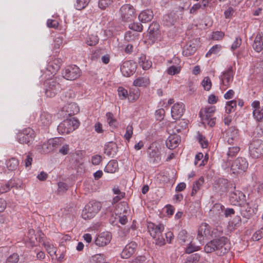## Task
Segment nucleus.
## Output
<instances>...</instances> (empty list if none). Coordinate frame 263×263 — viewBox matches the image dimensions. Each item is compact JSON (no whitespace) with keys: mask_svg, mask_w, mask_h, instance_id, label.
<instances>
[{"mask_svg":"<svg viewBox=\"0 0 263 263\" xmlns=\"http://www.w3.org/2000/svg\"><path fill=\"white\" fill-rule=\"evenodd\" d=\"M18 259V255L14 253L7 259L5 263H17Z\"/></svg>","mask_w":263,"mask_h":263,"instance_id":"60","label":"nucleus"},{"mask_svg":"<svg viewBox=\"0 0 263 263\" xmlns=\"http://www.w3.org/2000/svg\"><path fill=\"white\" fill-rule=\"evenodd\" d=\"M202 85L204 90H209L212 86V82L209 77H205L202 81Z\"/></svg>","mask_w":263,"mask_h":263,"instance_id":"47","label":"nucleus"},{"mask_svg":"<svg viewBox=\"0 0 263 263\" xmlns=\"http://www.w3.org/2000/svg\"><path fill=\"white\" fill-rule=\"evenodd\" d=\"M154 14L150 9L142 11L139 15V19L142 23H146L151 21L153 18Z\"/></svg>","mask_w":263,"mask_h":263,"instance_id":"27","label":"nucleus"},{"mask_svg":"<svg viewBox=\"0 0 263 263\" xmlns=\"http://www.w3.org/2000/svg\"><path fill=\"white\" fill-rule=\"evenodd\" d=\"M229 193L230 201L234 205H241V203L239 202L246 200L245 195L240 191L235 189L231 190V192H229Z\"/></svg>","mask_w":263,"mask_h":263,"instance_id":"11","label":"nucleus"},{"mask_svg":"<svg viewBox=\"0 0 263 263\" xmlns=\"http://www.w3.org/2000/svg\"><path fill=\"white\" fill-rule=\"evenodd\" d=\"M17 140L22 144H30L34 138V131L30 128H27L17 134Z\"/></svg>","mask_w":263,"mask_h":263,"instance_id":"5","label":"nucleus"},{"mask_svg":"<svg viewBox=\"0 0 263 263\" xmlns=\"http://www.w3.org/2000/svg\"><path fill=\"white\" fill-rule=\"evenodd\" d=\"M65 108L69 116L74 115L79 112V106L74 102L68 104L65 107Z\"/></svg>","mask_w":263,"mask_h":263,"instance_id":"28","label":"nucleus"},{"mask_svg":"<svg viewBox=\"0 0 263 263\" xmlns=\"http://www.w3.org/2000/svg\"><path fill=\"white\" fill-rule=\"evenodd\" d=\"M79 125V120L72 118L64 120L58 125L57 129L60 134H68L77 129Z\"/></svg>","mask_w":263,"mask_h":263,"instance_id":"2","label":"nucleus"},{"mask_svg":"<svg viewBox=\"0 0 263 263\" xmlns=\"http://www.w3.org/2000/svg\"><path fill=\"white\" fill-rule=\"evenodd\" d=\"M199 250L200 247L199 246H195L191 242L186 248L185 253L187 254H190L194 252L197 251Z\"/></svg>","mask_w":263,"mask_h":263,"instance_id":"55","label":"nucleus"},{"mask_svg":"<svg viewBox=\"0 0 263 263\" xmlns=\"http://www.w3.org/2000/svg\"><path fill=\"white\" fill-rule=\"evenodd\" d=\"M228 144L233 145L239 141L238 130L234 127H231L228 130L226 136Z\"/></svg>","mask_w":263,"mask_h":263,"instance_id":"13","label":"nucleus"},{"mask_svg":"<svg viewBox=\"0 0 263 263\" xmlns=\"http://www.w3.org/2000/svg\"><path fill=\"white\" fill-rule=\"evenodd\" d=\"M240 149L239 146L236 145L229 147L227 152L228 158L236 156L240 151Z\"/></svg>","mask_w":263,"mask_h":263,"instance_id":"41","label":"nucleus"},{"mask_svg":"<svg viewBox=\"0 0 263 263\" xmlns=\"http://www.w3.org/2000/svg\"><path fill=\"white\" fill-rule=\"evenodd\" d=\"M235 185L234 183L224 178H219L215 181L213 190L215 192L223 195L231 190H235Z\"/></svg>","mask_w":263,"mask_h":263,"instance_id":"3","label":"nucleus"},{"mask_svg":"<svg viewBox=\"0 0 263 263\" xmlns=\"http://www.w3.org/2000/svg\"><path fill=\"white\" fill-rule=\"evenodd\" d=\"M159 25L156 22H153L149 26L148 31L149 37L153 40H157L159 34Z\"/></svg>","mask_w":263,"mask_h":263,"instance_id":"22","label":"nucleus"},{"mask_svg":"<svg viewBox=\"0 0 263 263\" xmlns=\"http://www.w3.org/2000/svg\"><path fill=\"white\" fill-rule=\"evenodd\" d=\"M44 245L47 251L51 256L55 254V248L52 245L48 243H45Z\"/></svg>","mask_w":263,"mask_h":263,"instance_id":"62","label":"nucleus"},{"mask_svg":"<svg viewBox=\"0 0 263 263\" xmlns=\"http://www.w3.org/2000/svg\"><path fill=\"white\" fill-rule=\"evenodd\" d=\"M102 161V158L100 155H96L92 157L91 162L93 165H99Z\"/></svg>","mask_w":263,"mask_h":263,"instance_id":"64","label":"nucleus"},{"mask_svg":"<svg viewBox=\"0 0 263 263\" xmlns=\"http://www.w3.org/2000/svg\"><path fill=\"white\" fill-rule=\"evenodd\" d=\"M80 69L76 65L67 66L63 72V77L68 80H74L80 76Z\"/></svg>","mask_w":263,"mask_h":263,"instance_id":"8","label":"nucleus"},{"mask_svg":"<svg viewBox=\"0 0 263 263\" xmlns=\"http://www.w3.org/2000/svg\"><path fill=\"white\" fill-rule=\"evenodd\" d=\"M114 147H116L115 143H110L106 145L104 149V153L108 156H111L114 155L116 153V151L114 149Z\"/></svg>","mask_w":263,"mask_h":263,"instance_id":"43","label":"nucleus"},{"mask_svg":"<svg viewBox=\"0 0 263 263\" xmlns=\"http://www.w3.org/2000/svg\"><path fill=\"white\" fill-rule=\"evenodd\" d=\"M180 68L179 66L172 65L167 69V73L170 75H174L180 72Z\"/></svg>","mask_w":263,"mask_h":263,"instance_id":"54","label":"nucleus"},{"mask_svg":"<svg viewBox=\"0 0 263 263\" xmlns=\"http://www.w3.org/2000/svg\"><path fill=\"white\" fill-rule=\"evenodd\" d=\"M107 122L110 127L116 128L118 125V122L114 118V115L110 112H107L106 114Z\"/></svg>","mask_w":263,"mask_h":263,"instance_id":"37","label":"nucleus"},{"mask_svg":"<svg viewBox=\"0 0 263 263\" xmlns=\"http://www.w3.org/2000/svg\"><path fill=\"white\" fill-rule=\"evenodd\" d=\"M137 45V42L127 44L124 49V51L127 54H130L134 51V49Z\"/></svg>","mask_w":263,"mask_h":263,"instance_id":"51","label":"nucleus"},{"mask_svg":"<svg viewBox=\"0 0 263 263\" xmlns=\"http://www.w3.org/2000/svg\"><path fill=\"white\" fill-rule=\"evenodd\" d=\"M230 249V243L229 239L224 237L212 240L204 247L206 253H210L216 251L219 255L227 253Z\"/></svg>","mask_w":263,"mask_h":263,"instance_id":"1","label":"nucleus"},{"mask_svg":"<svg viewBox=\"0 0 263 263\" xmlns=\"http://www.w3.org/2000/svg\"><path fill=\"white\" fill-rule=\"evenodd\" d=\"M148 153L151 158V161L154 163H158L161 160L160 152L157 147L150 146L148 148Z\"/></svg>","mask_w":263,"mask_h":263,"instance_id":"21","label":"nucleus"},{"mask_svg":"<svg viewBox=\"0 0 263 263\" xmlns=\"http://www.w3.org/2000/svg\"><path fill=\"white\" fill-rule=\"evenodd\" d=\"M88 211H90L93 215H95L100 210L102 205L100 202L91 201L85 206Z\"/></svg>","mask_w":263,"mask_h":263,"instance_id":"26","label":"nucleus"},{"mask_svg":"<svg viewBox=\"0 0 263 263\" xmlns=\"http://www.w3.org/2000/svg\"><path fill=\"white\" fill-rule=\"evenodd\" d=\"M118 162L116 160H111L106 165L104 168V171L105 172L107 173H115L118 169Z\"/></svg>","mask_w":263,"mask_h":263,"instance_id":"31","label":"nucleus"},{"mask_svg":"<svg viewBox=\"0 0 263 263\" xmlns=\"http://www.w3.org/2000/svg\"><path fill=\"white\" fill-rule=\"evenodd\" d=\"M233 71L232 67H229L227 70L223 73L221 76V80L222 83L225 86H229L233 80Z\"/></svg>","mask_w":263,"mask_h":263,"instance_id":"24","label":"nucleus"},{"mask_svg":"<svg viewBox=\"0 0 263 263\" xmlns=\"http://www.w3.org/2000/svg\"><path fill=\"white\" fill-rule=\"evenodd\" d=\"M204 183V178L201 177L198 180L195 181L193 184L192 192L191 193L192 196H194L196 193L200 189L201 186Z\"/></svg>","mask_w":263,"mask_h":263,"instance_id":"36","label":"nucleus"},{"mask_svg":"<svg viewBox=\"0 0 263 263\" xmlns=\"http://www.w3.org/2000/svg\"><path fill=\"white\" fill-rule=\"evenodd\" d=\"M129 28L135 31L141 32L142 31V25L138 23H133L129 25Z\"/></svg>","mask_w":263,"mask_h":263,"instance_id":"56","label":"nucleus"},{"mask_svg":"<svg viewBox=\"0 0 263 263\" xmlns=\"http://www.w3.org/2000/svg\"><path fill=\"white\" fill-rule=\"evenodd\" d=\"M120 12L122 20L125 22H129L135 17L134 9L133 6L126 4L121 7Z\"/></svg>","mask_w":263,"mask_h":263,"instance_id":"9","label":"nucleus"},{"mask_svg":"<svg viewBox=\"0 0 263 263\" xmlns=\"http://www.w3.org/2000/svg\"><path fill=\"white\" fill-rule=\"evenodd\" d=\"M187 232L185 230H181L179 232L178 238L180 243H184L187 240Z\"/></svg>","mask_w":263,"mask_h":263,"instance_id":"50","label":"nucleus"},{"mask_svg":"<svg viewBox=\"0 0 263 263\" xmlns=\"http://www.w3.org/2000/svg\"><path fill=\"white\" fill-rule=\"evenodd\" d=\"M263 237V228L257 231L252 236V239L254 241H258Z\"/></svg>","mask_w":263,"mask_h":263,"instance_id":"59","label":"nucleus"},{"mask_svg":"<svg viewBox=\"0 0 263 263\" xmlns=\"http://www.w3.org/2000/svg\"><path fill=\"white\" fill-rule=\"evenodd\" d=\"M94 216L95 215L85 206L82 212V217L85 220H87L93 218Z\"/></svg>","mask_w":263,"mask_h":263,"instance_id":"49","label":"nucleus"},{"mask_svg":"<svg viewBox=\"0 0 263 263\" xmlns=\"http://www.w3.org/2000/svg\"><path fill=\"white\" fill-rule=\"evenodd\" d=\"M149 79L147 77H139L134 80L133 85L135 86L146 87L149 84Z\"/></svg>","mask_w":263,"mask_h":263,"instance_id":"29","label":"nucleus"},{"mask_svg":"<svg viewBox=\"0 0 263 263\" xmlns=\"http://www.w3.org/2000/svg\"><path fill=\"white\" fill-rule=\"evenodd\" d=\"M253 49L259 52L263 49V34L259 32L257 34L253 44Z\"/></svg>","mask_w":263,"mask_h":263,"instance_id":"23","label":"nucleus"},{"mask_svg":"<svg viewBox=\"0 0 263 263\" xmlns=\"http://www.w3.org/2000/svg\"><path fill=\"white\" fill-rule=\"evenodd\" d=\"M137 245L135 242H130L127 244L121 253V257L124 259L130 257L136 251Z\"/></svg>","mask_w":263,"mask_h":263,"instance_id":"14","label":"nucleus"},{"mask_svg":"<svg viewBox=\"0 0 263 263\" xmlns=\"http://www.w3.org/2000/svg\"><path fill=\"white\" fill-rule=\"evenodd\" d=\"M136 70V66L130 61H126L123 63L121 67V71L125 77H129L132 75Z\"/></svg>","mask_w":263,"mask_h":263,"instance_id":"16","label":"nucleus"},{"mask_svg":"<svg viewBox=\"0 0 263 263\" xmlns=\"http://www.w3.org/2000/svg\"><path fill=\"white\" fill-rule=\"evenodd\" d=\"M199 116L203 123L207 124L211 127H213L215 124L216 118L213 117V115L208 114L201 109L199 112Z\"/></svg>","mask_w":263,"mask_h":263,"instance_id":"18","label":"nucleus"},{"mask_svg":"<svg viewBox=\"0 0 263 263\" xmlns=\"http://www.w3.org/2000/svg\"><path fill=\"white\" fill-rule=\"evenodd\" d=\"M253 116L257 121L261 120L263 118V107L259 109H255L253 112Z\"/></svg>","mask_w":263,"mask_h":263,"instance_id":"45","label":"nucleus"},{"mask_svg":"<svg viewBox=\"0 0 263 263\" xmlns=\"http://www.w3.org/2000/svg\"><path fill=\"white\" fill-rule=\"evenodd\" d=\"M237 106L236 101L234 100L227 102L226 106V111L227 114H230L234 111Z\"/></svg>","mask_w":263,"mask_h":263,"instance_id":"42","label":"nucleus"},{"mask_svg":"<svg viewBox=\"0 0 263 263\" xmlns=\"http://www.w3.org/2000/svg\"><path fill=\"white\" fill-rule=\"evenodd\" d=\"M249 151L250 156L252 158H259L263 153V142L259 140L253 141L250 144Z\"/></svg>","mask_w":263,"mask_h":263,"instance_id":"6","label":"nucleus"},{"mask_svg":"<svg viewBox=\"0 0 263 263\" xmlns=\"http://www.w3.org/2000/svg\"><path fill=\"white\" fill-rule=\"evenodd\" d=\"M139 65L142 67L143 69L147 70L151 67L152 63L151 61L146 59L145 56H141L139 60Z\"/></svg>","mask_w":263,"mask_h":263,"instance_id":"35","label":"nucleus"},{"mask_svg":"<svg viewBox=\"0 0 263 263\" xmlns=\"http://www.w3.org/2000/svg\"><path fill=\"white\" fill-rule=\"evenodd\" d=\"M153 239H155L156 245L162 246L165 244V239L162 236V233L157 237H156V238H153Z\"/></svg>","mask_w":263,"mask_h":263,"instance_id":"61","label":"nucleus"},{"mask_svg":"<svg viewBox=\"0 0 263 263\" xmlns=\"http://www.w3.org/2000/svg\"><path fill=\"white\" fill-rule=\"evenodd\" d=\"M196 48L195 45H193L191 43H188L184 47L183 50V54L187 57L193 54L196 51Z\"/></svg>","mask_w":263,"mask_h":263,"instance_id":"32","label":"nucleus"},{"mask_svg":"<svg viewBox=\"0 0 263 263\" xmlns=\"http://www.w3.org/2000/svg\"><path fill=\"white\" fill-rule=\"evenodd\" d=\"M148 231L153 238H156L164 231V227L162 224H155L149 222L147 225Z\"/></svg>","mask_w":263,"mask_h":263,"instance_id":"15","label":"nucleus"},{"mask_svg":"<svg viewBox=\"0 0 263 263\" xmlns=\"http://www.w3.org/2000/svg\"><path fill=\"white\" fill-rule=\"evenodd\" d=\"M99 38L96 33L88 34L86 38V43L89 46H95L98 44Z\"/></svg>","mask_w":263,"mask_h":263,"instance_id":"34","label":"nucleus"},{"mask_svg":"<svg viewBox=\"0 0 263 263\" xmlns=\"http://www.w3.org/2000/svg\"><path fill=\"white\" fill-rule=\"evenodd\" d=\"M248 167L246 159L242 157H238L231 165V171L233 174L245 172Z\"/></svg>","mask_w":263,"mask_h":263,"instance_id":"7","label":"nucleus"},{"mask_svg":"<svg viewBox=\"0 0 263 263\" xmlns=\"http://www.w3.org/2000/svg\"><path fill=\"white\" fill-rule=\"evenodd\" d=\"M118 95L121 100H124L128 96L127 90L122 87L118 88Z\"/></svg>","mask_w":263,"mask_h":263,"instance_id":"53","label":"nucleus"},{"mask_svg":"<svg viewBox=\"0 0 263 263\" xmlns=\"http://www.w3.org/2000/svg\"><path fill=\"white\" fill-rule=\"evenodd\" d=\"M53 151L52 148V146L49 144L48 140L43 144L41 147V152L43 153H48L51 151Z\"/></svg>","mask_w":263,"mask_h":263,"instance_id":"52","label":"nucleus"},{"mask_svg":"<svg viewBox=\"0 0 263 263\" xmlns=\"http://www.w3.org/2000/svg\"><path fill=\"white\" fill-rule=\"evenodd\" d=\"M221 46L220 45L213 46L206 54V57H210L213 54H217L221 49Z\"/></svg>","mask_w":263,"mask_h":263,"instance_id":"48","label":"nucleus"},{"mask_svg":"<svg viewBox=\"0 0 263 263\" xmlns=\"http://www.w3.org/2000/svg\"><path fill=\"white\" fill-rule=\"evenodd\" d=\"M92 260L93 263H109L105 255L102 254L93 255L92 257Z\"/></svg>","mask_w":263,"mask_h":263,"instance_id":"40","label":"nucleus"},{"mask_svg":"<svg viewBox=\"0 0 263 263\" xmlns=\"http://www.w3.org/2000/svg\"><path fill=\"white\" fill-rule=\"evenodd\" d=\"M180 137L176 135H170L166 141V146L171 149L175 148L180 142Z\"/></svg>","mask_w":263,"mask_h":263,"instance_id":"20","label":"nucleus"},{"mask_svg":"<svg viewBox=\"0 0 263 263\" xmlns=\"http://www.w3.org/2000/svg\"><path fill=\"white\" fill-rule=\"evenodd\" d=\"M128 96L129 99H131L133 101L138 99L140 96V92L138 89H130Z\"/></svg>","mask_w":263,"mask_h":263,"instance_id":"46","label":"nucleus"},{"mask_svg":"<svg viewBox=\"0 0 263 263\" xmlns=\"http://www.w3.org/2000/svg\"><path fill=\"white\" fill-rule=\"evenodd\" d=\"M90 0H77L75 7L78 10H82L85 8L88 5Z\"/></svg>","mask_w":263,"mask_h":263,"instance_id":"44","label":"nucleus"},{"mask_svg":"<svg viewBox=\"0 0 263 263\" xmlns=\"http://www.w3.org/2000/svg\"><path fill=\"white\" fill-rule=\"evenodd\" d=\"M111 239V235L108 232L102 233L95 240V244L99 247H103L108 244Z\"/></svg>","mask_w":263,"mask_h":263,"instance_id":"17","label":"nucleus"},{"mask_svg":"<svg viewBox=\"0 0 263 263\" xmlns=\"http://www.w3.org/2000/svg\"><path fill=\"white\" fill-rule=\"evenodd\" d=\"M40 122L45 126H48L51 123V116L48 112H44L40 116Z\"/></svg>","mask_w":263,"mask_h":263,"instance_id":"30","label":"nucleus"},{"mask_svg":"<svg viewBox=\"0 0 263 263\" xmlns=\"http://www.w3.org/2000/svg\"><path fill=\"white\" fill-rule=\"evenodd\" d=\"M185 110V106L182 103H175L171 108V116L173 119H180Z\"/></svg>","mask_w":263,"mask_h":263,"instance_id":"12","label":"nucleus"},{"mask_svg":"<svg viewBox=\"0 0 263 263\" xmlns=\"http://www.w3.org/2000/svg\"><path fill=\"white\" fill-rule=\"evenodd\" d=\"M59 79L54 78L46 80L44 83L45 95L47 97L52 98L60 91L61 85L59 82Z\"/></svg>","mask_w":263,"mask_h":263,"instance_id":"4","label":"nucleus"},{"mask_svg":"<svg viewBox=\"0 0 263 263\" xmlns=\"http://www.w3.org/2000/svg\"><path fill=\"white\" fill-rule=\"evenodd\" d=\"M256 211V209L251 207L248 203L240 206V212L241 216L247 219L251 217Z\"/></svg>","mask_w":263,"mask_h":263,"instance_id":"19","label":"nucleus"},{"mask_svg":"<svg viewBox=\"0 0 263 263\" xmlns=\"http://www.w3.org/2000/svg\"><path fill=\"white\" fill-rule=\"evenodd\" d=\"M18 164L19 162L15 158H11L6 163L8 170L12 171L16 170L18 166Z\"/></svg>","mask_w":263,"mask_h":263,"instance_id":"33","label":"nucleus"},{"mask_svg":"<svg viewBox=\"0 0 263 263\" xmlns=\"http://www.w3.org/2000/svg\"><path fill=\"white\" fill-rule=\"evenodd\" d=\"M61 62L59 59H54L53 61L49 62L47 67V70L51 72V74L55 73L60 69Z\"/></svg>","mask_w":263,"mask_h":263,"instance_id":"25","label":"nucleus"},{"mask_svg":"<svg viewBox=\"0 0 263 263\" xmlns=\"http://www.w3.org/2000/svg\"><path fill=\"white\" fill-rule=\"evenodd\" d=\"M224 33L222 31H215L213 32L211 39L213 40H220L224 37Z\"/></svg>","mask_w":263,"mask_h":263,"instance_id":"57","label":"nucleus"},{"mask_svg":"<svg viewBox=\"0 0 263 263\" xmlns=\"http://www.w3.org/2000/svg\"><path fill=\"white\" fill-rule=\"evenodd\" d=\"M133 127L132 125H128L126 127V133L124 135L125 138L129 141L133 135Z\"/></svg>","mask_w":263,"mask_h":263,"instance_id":"63","label":"nucleus"},{"mask_svg":"<svg viewBox=\"0 0 263 263\" xmlns=\"http://www.w3.org/2000/svg\"><path fill=\"white\" fill-rule=\"evenodd\" d=\"M138 34L137 33H133L130 31H128L126 33L125 35V40L128 42L134 43L135 42H138Z\"/></svg>","mask_w":263,"mask_h":263,"instance_id":"39","label":"nucleus"},{"mask_svg":"<svg viewBox=\"0 0 263 263\" xmlns=\"http://www.w3.org/2000/svg\"><path fill=\"white\" fill-rule=\"evenodd\" d=\"M209 236H212V232L210 226L206 223L201 224L198 229L197 239L201 243L205 237Z\"/></svg>","mask_w":263,"mask_h":263,"instance_id":"10","label":"nucleus"},{"mask_svg":"<svg viewBox=\"0 0 263 263\" xmlns=\"http://www.w3.org/2000/svg\"><path fill=\"white\" fill-rule=\"evenodd\" d=\"M112 0H100L98 3L99 8L105 9L112 3Z\"/></svg>","mask_w":263,"mask_h":263,"instance_id":"58","label":"nucleus"},{"mask_svg":"<svg viewBox=\"0 0 263 263\" xmlns=\"http://www.w3.org/2000/svg\"><path fill=\"white\" fill-rule=\"evenodd\" d=\"M64 139L62 138H55L48 140L49 144L52 146L53 150H54L62 144Z\"/></svg>","mask_w":263,"mask_h":263,"instance_id":"38","label":"nucleus"}]
</instances>
